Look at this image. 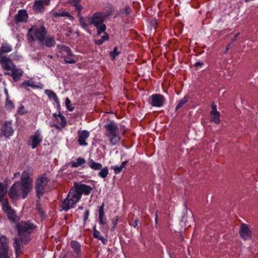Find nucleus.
<instances>
[{"label": "nucleus", "mask_w": 258, "mask_h": 258, "mask_svg": "<svg viewBox=\"0 0 258 258\" xmlns=\"http://www.w3.org/2000/svg\"><path fill=\"white\" fill-rule=\"evenodd\" d=\"M19 237H15L13 246L15 249L17 257L22 253L21 243L27 244L31 240V234L36 226L29 221H21L17 224Z\"/></svg>", "instance_id": "obj_1"}, {"label": "nucleus", "mask_w": 258, "mask_h": 258, "mask_svg": "<svg viewBox=\"0 0 258 258\" xmlns=\"http://www.w3.org/2000/svg\"><path fill=\"white\" fill-rule=\"evenodd\" d=\"M105 136L108 138L109 144L116 145L120 140L119 128L116 123L111 120H108L104 125Z\"/></svg>", "instance_id": "obj_2"}, {"label": "nucleus", "mask_w": 258, "mask_h": 258, "mask_svg": "<svg viewBox=\"0 0 258 258\" xmlns=\"http://www.w3.org/2000/svg\"><path fill=\"white\" fill-rule=\"evenodd\" d=\"M81 196L74 185L72 187L66 198L63 201L61 205L62 210L67 212L70 209L73 208L75 204L81 200Z\"/></svg>", "instance_id": "obj_3"}, {"label": "nucleus", "mask_w": 258, "mask_h": 258, "mask_svg": "<svg viewBox=\"0 0 258 258\" xmlns=\"http://www.w3.org/2000/svg\"><path fill=\"white\" fill-rule=\"evenodd\" d=\"M47 30L44 25H41L40 27L33 25L28 30L27 40L30 42H34L36 38L40 43L45 38Z\"/></svg>", "instance_id": "obj_4"}, {"label": "nucleus", "mask_w": 258, "mask_h": 258, "mask_svg": "<svg viewBox=\"0 0 258 258\" xmlns=\"http://www.w3.org/2000/svg\"><path fill=\"white\" fill-rule=\"evenodd\" d=\"M30 192L28 189L24 188L19 181L14 183L9 189L8 195L12 200H17L20 198L26 199Z\"/></svg>", "instance_id": "obj_5"}, {"label": "nucleus", "mask_w": 258, "mask_h": 258, "mask_svg": "<svg viewBox=\"0 0 258 258\" xmlns=\"http://www.w3.org/2000/svg\"><path fill=\"white\" fill-rule=\"evenodd\" d=\"M2 65V69L5 71V75H8L12 77L15 82L19 81L24 74V71L20 68L17 67L13 61L8 62V64Z\"/></svg>", "instance_id": "obj_6"}, {"label": "nucleus", "mask_w": 258, "mask_h": 258, "mask_svg": "<svg viewBox=\"0 0 258 258\" xmlns=\"http://www.w3.org/2000/svg\"><path fill=\"white\" fill-rule=\"evenodd\" d=\"M49 181V178L45 174L39 176L35 183V190L36 192V197L38 200L45 193V188Z\"/></svg>", "instance_id": "obj_7"}, {"label": "nucleus", "mask_w": 258, "mask_h": 258, "mask_svg": "<svg viewBox=\"0 0 258 258\" xmlns=\"http://www.w3.org/2000/svg\"><path fill=\"white\" fill-rule=\"evenodd\" d=\"M12 46L8 43H3L0 47V63L3 64H8L12 60L5 54L9 53L12 50Z\"/></svg>", "instance_id": "obj_8"}, {"label": "nucleus", "mask_w": 258, "mask_h": 258, "mask_svg": "<svg viewBox=\"0 0 258 258\" xmlns=\"http://www.w3.org/2000/svg\"><path fill=\"white\" fill-rule=\"evenodd\" d=\"M112 14L111 11L105 12H96L88 19L90 25H95V23H102L105 20Z\"/></svg>", "instance_id": "obj_9"}, {"label": "nucleus", "mask_w": 258, "mask_h": 258, "mask_svg": "<svg viewBox=\"0 0 258 258\" xmlns=\"http://www.w3.org/2000/svg\"><path fill=\"white\" fill-rule=\"evenodd\" d=\"M164 102L165 97L162 94H154L149 97V103L153 107H162Z\"/></svg>", "instance_id": "obj_10"}, {"label": "nucleus", "mask_w": 258, "mask_h": 258, "mask_svg": "<svg viewBox=\"0 0 258 258\" xmlns=\"http://www.w3.org/2000/svg\"><path fill=\"white\" fill-rule=\"evenodd\" d=\"M239 234L244 240H250L252 237V231L250 229L249 225L242 223L239 228Z\"/></svg>", "instance_id": "obj_11"}, {"label": "nucleus", "mask_w": 258, "mask_h": 258, "mask_svg": "<svg viewBox=\"0 0 258 258\" xmlns=\"http://www.w3.org/2000/svg\"><path fill=\"white\" fill-rule=\"evenodd\" d=\"M32 182L33 180L29 175V173L27 171H24L21 177V181L19 182L23 186L24 188L28 189L29 191L32 188Z\"/></svg>", "instance_id": "obj_12"}, {"label": "nucleus", "mask_w": 258, "mask_h": 258, "mask_svg": "<svg viewBox=\"0 0 258 258\" xmlns=\"http://www.w3.org/2000/svg\"><path fill=\"white\" fill-rule=\"evenodd\" d=\"M28 14L26 10L21 9L18 11V13L14 17V22L16 25L20 23H26L28 19Z\"/></svg>", "instance_id": "obj_13"}, {"label": "nucleus", "mask_w": 258, "mask_h": 258, "mask_svg": "<svg viewBox=\"0 0 258 258\" xmlns=\"http://www.w3.org/2000/svg\"><path fill=\"white\" fill-rule=\"evenodd\" d=\"M52 116L55 118L56 121H58V118H60L61 122L60 125H58V124L56 123H53L51 125V127H54L59 131L65 127L67 125V120L64 116L61 113L60 111H59L58 114H57L56 113H53Z\"/></svg>", "instance_id": "obj_14"}, {"label": "nucleus", "mask_w": 258, "mask_h": 258, "mask_svg": "<svg viewBox=\"0 0 258 258\" xmlns=\"http://www.w3.org/2000/svg\"><path fill=\"white\" fill-rule=\"evenodd\" d=\"M74 186L76 187L81 197L82 194L86 196L89 195L93 190V188L91 186L84 183L76 182H74Z\"/></svg>", "instance_id": "obj_15"}, {"label": "nucleus", "mask_w": 258, "mask_h": 258, "mask_svg": "<svg viewBox=\"0 0 258 258\" xmlns=\"http://www.w3.org/2000/svg\"><path fill=\"white\" fill-rule=\"evenodd\" d=\"M43 137L41 135V132L39 130L35 131L34 135L31 137V148L34 149L36 148L39 144L42 141Z\"/></svg>", "instance_id": "obj_16"}, {"label": "nucleus", "mask_w": 258, "mask_h": 258, "mask_svg": "<svg viewBox=\"0 0 258 258\" xmlns=\"http://www.w3.org/2000/svg\"><path fill=\"white\" fill-rule=\"evenodd\" d=\"M70 246L75 254L74 258H82L81 245L78 241L72 240L70 242Z\"/></svg>", "instance_id": "obj_17"}, {"label": "nucleus", "mask_w": 258, "mask_h": 258, "mask_svg": "<svg viewBox=\"0 0 258 258\" xmlns=\"http://www.w3.org/2000/svg\"><path fill=\"white\" fill-rule=\"evenodd\" d=\"M2 134L7 138L12 136L14 133V130L12 127V123L11 121H6L3 125L1 128Z\"/></svg>", "instance_id": "obj_18"}, {"label": "nucleus", "mask_w": 258, "mask_h": 258, "mask_svg": "<svg viewBox=\"0 0 258 258\" xmlns=\"http://www.w3.org/2000/svg\"><path fill=\"white\" fill-rule=\"evenodd\" d=\"M90 136L89 132L87 130L78 132V143L80 146H87V143L86 140L89 138Z\"/></svg>", "instance_id": "obj_19"}, {"label": "nucleus", "mask_w": 258, "mask_h": 258, "mask_svg": "<svg viewBox=\"0 0 258 258\" xmlns=\"http://www.w3.org/2000/svg\"><path fill=\"white\" fill-rule=\"evenodd\" d=\"M40 44L49 48L54 47L56 44V42L54 36L49 35L45 37V38L43 39V41L41 42Z\"/></svg>", "instance_id": "obj_20"}, {"label": "nucleus", "mask_w": 258, "mask_h": 258, "mask_svg": "<svg viewBox=\"0 0 258 258\" xmlns=\"http://www.w3.org/2000/svg\"><path fill=\"white\" fill-rule=\"evenodd\" d=\"M33 10L37 14L42 13L45 11V8L41 0H36L33 6Z\"/></svg>", "instance_id": "obj_21"}, {"label": "nucleus", "mask_w": 258, "mask_h": 258, "mask_svg": "<svg viewBox=\"0 0 258 258\" xmlns=\"http://www.w3.org/2000/svg\"><path fill=\"white\" fill-rule=\"evenodd\" d=\"M87 164L90 168L95 170H99L101 169L102 167V165L101 163L96 162L91 158L89 159Z\"/></svg>", "instance_id": "obj_22"}, {"label": "nucleus", "mask_w": 258, "mask_h": 258, "mask_svg": "<svg viewBox=\"0 0 258 258\" xmlns=\"http://www.w3.org/2000/svg\"><path fill=\"white\" fill-rule=\"evenodd\" d=\"M79 22L81 27L86 31H87L90 34H91V30L89 28V22L87 23L84 18L83 16H80L79 17Z\"/></svg>", "instance_id": "obj_23"}, {"label": "nucleus", "mask_w": 258, "mask_h": 258, "mask_svg": "<svg viewBox=\"0 0 258 258\" xmlns=\"http://www.w3.org/2000/svg\"><path fill=\"white\" fill-rule=\"evenodd\" d=\"M7 215L8 219L13 223H16L19 220V218L16 215V211L12 209V210L6 213Z\"/></svg>", "instance_id": "obj_24"}, {"label": "nucleus", "mask_w": 258, "mask_h": 258, "mask_svg": "<svg viewBox=\"0 0 258 258\" xmlns=\"http://www.w3.org/2000/svg\"><path fill=\"white\" fill-rule=\"evenodd\" d=\"M59 17H71V15L69 12L64 11L62 10H59V12H54L52 13V20L53 21H55V20H54V18H56Z\"/></svg>", "instance_id": "obj_25"}, {"label": "nucleus", "mask_w": 258, "mask_h": 258, "mask_svg": "<svg viewBox=\"0 0 258 258\" xmlns=\"http://www.w3.org/2000/svg\"><path fill=\"white\" fill-rule=\"evenodd\" d=\"M211 121L216 124L220 122V112L219 111H211Z\"/></svg>", "instance_id": "obj_26"}, {"label": "nucleus", "mask_w": 258, "mask_h": 258, "mask_svg": "<svg viewBox=\"0 0 258 258\" xmlns=\"http://www.w3.org/2000/svg\"><path fill=\"white\" fill-rule=\"evenodd\" d=\"M94 26L97 29V34L98 35H100L103 32H105L106 29V26L104 24V22L102 23H95V25Z\"/></svg>", "instance_id": "obj_27"}, {"label": "nucleus", "mask_w": 258, "mask_h": 258, "mask_svg": "<svg viewBox=\"0 0 258 258\" xmlns=\"http://www.w3.org/2000/svg\"><path fill=\"white\" fill-rule=\"evenodd\" d=\"M44 92L50 99L53 100L55 102H58V98L54 92L50 90L46 89L45 90Z\"/></svg>", "instance_id": "obj_28"}, {"label": "nucleus", "mask_w": 258, "mask_h": 258, "mask_svg": "<svg viewBox=\"0 0 258 258\" xmlns=\"http://www.w3.org/2000/svg\"><path fill=\"white\" fill-rule=\"evenodd\" d=\"M8 242V239L5 236L0 234V248L9 247Z\"/></svg>", "instance_id": "obj_29"}, {"label": "nucleus", "mask_w": 258, "mask_h": 258, "mask_svg": "<svg viewBox=\"0 0 258 258\" xmlns=\"http://www.w3.org/2000/svg\"><path fill=\"white\" fill-rule=\"evenodd\" d=\"M2 209L5 213L13 209L10 205L7 198H5L3 202H2Z\"/></svg>", "instance_id": "obj_30"}, {"label": "nucleus", "mask_w": 258, "mask_h": 258, "mask_svg": "<svg viewBox=\"0 0 258 258\" xmlns=\"http://www.w3.org/2000/svg\"><path fill=\"white\" fill-rule=\"evenodd\" d=\"M86 162L85 160L83 158L79 157L77 158V162H71V166L74 168H77L79 167V166H82V167H84L82 165Z\"/></svg>", "instance_id": "obj_31"}, {"label": "nucleus", "mask_w": 258, "mask_h": 258, "mask_svg": "<svg viewBox=\"0 0 258 258\" xmlns=\"http://www.w3.org/2000/svg\"><path fill=\"white\" fill-rule=\"evenodd\" d=\"M5 107L8 111H11L15 108L14 103L10 100V97L6 98Z\"/></svg>", "instance_id": "obj_32"}, {"label": "nucleus", "mask_w": 258, "mask_h": 258, "mask_svg": "<svg viewBox=\"0 0 258 258\" xmlns=\"http://www.w3.org/2000/svg\"><path fill=\"white\" fill-rule=\"evenodd\" d=\"M59 49L62 52H65L67 54V55L74 56L71 49L68 46L64 45H60L59 46Z\"/></svg>", "instance_id": "obj_33"}, {"label": "nucleus", "mask_w": 258, "mask_h": 258, "mask_svg": "<svg viewBox=\"0 0 258 258\" xmlns=\"http://www.w3.org/2000/svg\"><path fill=\"white\" fill-rule=\"evenodd\" d=\"M108 39L109 35L105 32L104 35L101 37V39L95 40V44L97 45H101L105 41L108 40Z\"/></svg>", "instance_id": "obj_34"}, {"label": "nucleus", "mask_w": 258, "mask_h": 258, "mask_svg": "<svg viewBox=\"0 0 258 258\" xmlns=\"http://www.w3.org/2000/svg\"><path fill=\"white\" fill-rule=\"evenodd\" d=\"M188 96L187 95L185 96L183 98L180 99L175 107V111H177L181 107L183 106L188 101Z\"/></svg>", "instance_id": "obj_35"}, {"label": "nucleus", "mask_w": 258, "mask_h": 258, "mask_svg": "<svg viewBox=\"0 0 258 258\" xmlns=\"http://www.w3.org/2000/svg\"><path fill=\"white\" fill-rule=\"evenodd\" d=\"M120 54V52L118 51L117 47H115L113 50L109 52V57L111 60H114L116 56H118Z\"/></svg>", "instance_id": "obj_36"}, {"label": "nucleus", "mask_w": 258, "mask_h": 258, "mask_svg": "<svg viewBox=\"0 0 258 258\" xmlns=\"http://www.w3.org/2000/svg\"><path fill=\"white\" fill-rule=\"evenodd\" d=\"M100 171L98 172V175L102 178H105V177H106L108 174V167H105L104 168H101V169L100 170Z\"/></svg>", "instance_id": "obj_37"}, {"label": "nucleus", "mask_w": 258, "mask_h": 258, "mask_svg": "<svg viewBox=\"0 0 258 258\" xmlns=\"http://www.w3.org/2000/svg\"><path fill=\"white\" fill-rule=\"evenodd\" d=\"M131 12V9L128 6H126L125 8L121 11V14L122 17L126 18V19L128 17Z\"/></svg>", "instance_id": "obj_38"}, {"label": "nucleus", "mask_w": 258, "mask_h": 258, "mask_svg": "<svg viewBox=\"0 0 258 258\" xmlns=\"http://www.w3.org/2000/svg\"><path fill=\"white\" fill-rule=\"evenodd\" d=\"M26 86L31 87L33 88L37 87V86L34 85V82L30 81V80H25L20 85L21 87L25 88Z\"/></svg>", "instance_id": "obj_39"}, {"label": "nucleus", "mask_w": 258, "mask_h": 258, "mask_svg": "<svg viewBox=\"0 0 258 258\" xmlns=\"http://www.w3.org/2000/svg\"><path fill=\"white\" fill-rule=\"evenodd\" d=\"M118 220H119V216H116L111 219V223L112 224V226L110 228L111 231H113L115 230V229L116 227V225L118 223Z\"/></svg>", "instance_id": "obj_40"}, {"label": "nucleus", "mask_w": 258, "mask_h": 258, "mask_svg": "<svg viewBox=\"0 0 258 258\" xmlns=\"http://www.w3.org/2000/svg\"><path fill=\"white\" fill-rule=\"evenodd\" d=\"M72 5L75 7V10L77 12V15H78V17H79L80 16H82L81 15V12H82V10L83 9V6L82 5H81L80 4V3L74 4V5Z\"/></svg>", "instance_id": "obj_41"}, {"label": "nucleus", "mask_w": 258, "mask_h": 258, "mask_svg": "<svg viewBox=\"0 0 258 258\" xmlns=\"http://www.w3.org/2000/svg\"><path fill=\"white\" fill-rule=\"evenodd\" d=\"M73 56L67 55V56H64V60L66 63H75L76 61L74 59L72 58Z\"/></svg>", "instance_id": "obj_42"}, {"label": "nucleus", "mask_w": 258, "mask_h": 258, "mask_svg": "<svg viewBox=\"0 0 258 258\" xmlns=\"http://www.w3.org/2000/svg\"><path fill=\"white\" fill-rule=\"evenodd\" d=\"M106 218L105 217L104 214H99V223L101 225H105L106 224Z\"/></svg>", "instance_id": "obj_43"}, {"label": "nucleus", "mask_w": 258, "mask_h": 258, "mask_svg": "<svg viewBox=\"0 0 258 258\" xmlns=\"http://www.w3.org/2000/svg\"><path fill=\"white\" fill-rule=\"evenodd\" d=\"M93 235L95 238L99 239L101 236L100 235V232L96 229V225H95L93 228Z\"/></svg>", "instance_id": "obj_44"}, {"label": "nucleus", "mask_w": 258, "mask_h": 258, "mask_svg": "<svg viewBox=\"0 0 258 258\" xmlns=\"http://www.w3.org/2000/svg\"><path fill=\"white\" fill-rule=\"evenodd\" d=\"M110 168L114 170V172L115 174H119L123 169L121 166H111Z\"/></svg>", "instance_id": "obj_45"}, {"label": "nucleus", "mask_w": 258, "mask_h": 258, "mask_svg": "<svg viewBox=\"0 0 258 258\" xmlns=\"http://www.w3.org/2000/svg\"><path fill=\"white\" fill-rule=\"evenodd\" d=\"M66 106L67 108L70 111H73L75 109V107L71 106V101L68 98H66L65 102Z\"/></svg>", "instance_id": "obj_46"}, {"label": "nucleus", "mask_w": 258, "mask_h": 258, "mask_svg": "<svg viewBox=\"0 0 258 258\" xmlns=\"http://www.w3.org/2000/svg\"><path fill=\"white\" fill-rule=\"evenodd\" d=\"M9 247L0 248V255H8Z\"/></svg>", "instance_id": "obj_47"}, {"label": "nucleus", "mask_w": 258, "mask_h": 258, "mask_svg": "<svg viewBox=\"0 0 258 258\" xmlns=\"http://www.w3.org/2000/svg\"><path fill=\"white\" fill-rule=\"evenodd\" d=\"M7 191V187L0 182V194H6Z\"/></svg>", "instance_id": "obj_48"}, {"label": "nucleus", "mask_w": 258, "mask_h": 258, "mask_svg": "<svg viewBox=\"0 0 258 258\" xmlns=\"http://www.w3.org/2000/svg\"><path fill=\"white\" fill-rule=\"evenodd\" d=\"M138 222H139V219L137 217H136L135 218V219L134 220V221L133 222H130L129 224H130V225H131L135 228H136L138 227Z\"/></svg>", "instance_id": "obj_49"}, {"label": "nucleus", "mask_w": 258, "mask_h": 258, "mask_svg": "<svg viewBox=\"0 0 258 258\" xmlns=\"http://www.w3.org/2000/svg\"><path fill=\"white\" fill-rule=\"evenodd\" d=\"M17 112L19 114H24L26 113V111H25L24 107L23 106V105H21L18 108Z\"/></svg>", "instance_id": "obj_50"}, {"label": "nucleus", "mask_w": 258, "mask_h": 258, "mask_svg": "<svg viewBox=\"0 0 258 258\" xmlns=\"http://www.w3.org/2000/svg\"><path fill=\"white\" fill-rule=\"evenodd\" d=\"M90 214V211L89 209H86L84 214V221L86 222L89 217Z\"/></svg>", "instance_id": "obj_51"}, {"label": "nucleus", "mask_w": 258, "mask_h": 258, "mask_svg": "<svg viewBox=\"0 0 258 258\" xmlns=\"http://www.w3.org/2000/svg\"><path fill=\"white\" fill-rule=\"evenodd\" d=\"M99 214H105V212H104V203H103L102 204V205H101V206L99 208Z\"/></svg>", "instance_id": "obj_52"}, {"label": "nucleus", "mask_w": 258, "mask_h": 258, "mask_svg": "<svg viewBox=\"0 0 258 258\" xmlns=\"http://www.w3.org/2000/svg\"><path fill=\"white\" fill-rule=\"evenodd\" d=\"M98 239L101 240L102 243L104 244H106L107 242V239L102 236H101Z\"/></svg>", "instance_id": "obj_53"}, {"label": "nucleus", "mask_w": 258, "mask_h": 258, "mask_svg": "<svg viewBox=\"0 0 258 258\" xmlns=\"http://www.w3.org/2000/svg\"><path fill=\"white\" fill-rule=\"evenodd\" d=\"M44 5L49 6L50 4V0H41Z\"/></svg>", "instance_id": "obj_54"}, {"label": "nucleus", "mask_w": 258, "mask_h": 258, "mask_svg": "<svg viewBox=\"0 0 258 258\" xmlns=\"http://www.w3.org/2000/svg\"><path fill=\"white\" fill-rule=\"evenodd\" d=\"M82 0H70V3L71 5H74V4L80 3Z\"/></svg>", "instance_id": "obj_55"}, {"label": "nucleus", "mask_w": 258, "mask_h": 258, "mask_svg": "<svg viewBox=\"0 0 258 258\" xmlns=\"http://www.w3.org/2000/svg\"><path fill=\"white\" fill-rule=\"evenodd\" d=\"M211 108L212 110L211 111H218L217 110V105L215 104L214 103L211 105Z\"/></svg>", "instance_id": "obj_56"}, {"label": "nucleus", "mask_w": 258, "mask_h": 258, "mask_svg": "<svg viewBox=\"0 0 258 258\" xmlns=\"http://www.w3.org/2000/svg\"><path fill=\"white\" fill-rule=\"evenodd\" d=\"M239 33H237L236 34H235V35L234 36L233 38L231 39V41H232L233 42L237 40V37L239 36Z\"/></svg>", "instance_id": "obj_57"}, {"label": "nucleus", "mask_w": 258, "mask_h": 258, "mask_svg": "<svg viewBox=\"0 0 258 258\" xmlns=\"http://www.w3.org/2000/svg\"><path fill=\"white\" fill-rule=\"evenodd\" d=\"M128 163V161L127 160L124 161L121 163V166L122 168H125V166L126 164Z\"/></svg>", "instance_id": "obj_58"}, {"label": "nucleus", "mask_w": 258, "mask_h": 258, "mask_svg": "<svg viewBox=\"0 0 258 258\" xmlns=\"http://www.w3.org/2000/svg\"><path fill=\"white\" fill-rule=\"evenodd\" d=\"M6 194H0V203L1 202H3L4 201V200L5 199L4 198L5 195H6Z\"/></svg>", "instance_id": "obj_59"}, {"label": "nucleus", "mask_w": 258, "mask_h": 258, "mask_svg": "<svg viewBox=\"0 0 258 258\" xmlns=\"http://www.w3.org/2000/svg\"><path fill=\"white\" fill-rule=\"evenodd\" d=\"M203 65H204V63L202 62H197L195 63V66L196 67L202 66Z\"/></svg>", "instance_id": "obj_60"}, {"label": "nucleus", "mask_w": 258, "mask_h": 258, "mask_svg": "<svg viewBox=\"0 0 258 258\" xmlns=\"http://www.w3.org/2000/svg\"><path fill=\"white\" fill-rule=\"evenodd\" d=\"M234 42L231 41V42L227 45V47L230 49L234 46Z\"/></svg>", "instance_id": "obj_61"}, {"label": "nucleus", "mask_w": 258, "mask_h": 258, "mask_svg": "<svg viewBox=\"0 0 258 258\" xmlns=\"http://www.w3.org/2000/svg\"><path fill=\"white\" fill-rule=\"evenodd\" d=\"M4 93L6 95V98H8V97H9V92H8V90L7 89H6V88L4 89Z\"/></svg>", "instance_id": "obj_62"}, {"label": "nucleus", "mask_w": 258, "mask_h": 258, "mask_svg": "<svg viewBox=\"0 0 258 258\" xmlns=\"http://www.w3.org/2000/svg\"><path fill=\"white\" fill-rule=\"evenodd\" d=\"M40 216L41 218H44L45 217V213L43 211H40Z\"/></svg>", "instance_id": "obj_63"}, {"label": "nucleus", "mask_w": 258, "mask_h": 258, "mask_svg": "<svg viewBox=\"0 0 258 258\" xmlns=\"http://www.w3.org/2000/svg\"><path fill=\"white\" fill-rule=\"evenodd\" d=\"M57 104V109L58 110V111H59L60 110V102L59 101V100H58V102H55Z\"/></svg>", "instance_id": "obj_64"}]
</instances>
